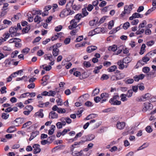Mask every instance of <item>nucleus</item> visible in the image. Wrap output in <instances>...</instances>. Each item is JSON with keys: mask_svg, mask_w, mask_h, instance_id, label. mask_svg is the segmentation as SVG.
<instances>
[{"mask_svg": "<svg viewBox=\"0 0 156 156\" xmlns=\"http://www.w3.org/2000/svg\"><path fill=\"white\" fill-rule=\"evenodd\" d=\"M97 48V47L95 46H90L87 48V51L88 53H90L96 50Z\"/></svg>", "mask_w": 156, "mask_h": 156, "instance_id": "obj_16", "label": "nucleus"}, {"mask_svg": "<svg viewBox=\"0 0 156 156\" xmlns=\"http://www.w3.org/2000/svg\"><path fill=\"white\" fill-rule=\"evenodd\" d=\"M109 78V76L108 75L104 74L102 75L101 78V80H107Z\"/></svg>", "mask_w": 156, "mask_h": 156, "instance_id": "obj_60", "label": "nucleus"}, {"mask_svg": "<svg viewBox=\"0 0 156 156\" xmlns=\"http://www.w3.org/2000/svg\"><path fill=\"white\" fill-rule=\"evenodd\" d=\"M156 9V7L153 6L151 8L149 9L148 11L145 13V15L147 16L150 14L153 11H154Z\"/></svg>", "mask_w": 156, "mask_h": 156, "instance_id": "obj_33", "label": "nucleus"}, {"mask_svg": "<svg viewBox=\"0 0 156 156\" xmlns=\"http://www.w3.org/2000/svg\"><path fill=\"white\" fill-rule=\"evenodd\" d=\"M124 48V46L122 45L120 46L117 49L118 51L117 52V53L116 54V55H118L122 51V49Z\"/></svg>", "mask_w": 156, "mask_h": 156, "instance_id": "obj_41", "label": "nucleus"}, {"mask_svg": "<svg viewBox=\"0 0 156 156\" xmlns=\"http://www.w3.org/2000/svg\"><path fill=\"white\" fill-rule=\"evenodd\" d=\"M58 115L54 111H51L49 114V117L51 119H56L58 118Z\"/></svg>", "mask_w": 156, "mask_h": 156, "instance_id": "obj_17", "label": "nucleus"}, {"mask_svg": "<svg viewBox=\"0 0 156 156\" xmlns=\"http://www.w3.org/2000/svg\"><path fill=\"white\" fill-rule=\"evenodd\" d=\"M78 21H77L75 19H73L70 21V24L71 25L69 26V28L70 30L72 29L73 28L76 27L77 26V23Z\"/></svg>", "mask_w": 156, "mask_h": 156, "instance_id": "obj_11", "label": "nucleus"}, {"mask_svg": "<svg viewBox=\"0 0 156 156\" xmlns=\"http://www.w3.org/2000/svg\"><path fill=\"white\" fill-rule=\"evenodd\" d=\"M133 93V90H129L128 91L127 94L126 95H127V97L130 98L132 96Z\"/></svg>", "mask_w": 156, "mask_h": 156, "instance_id": "obj_50", "label": "nucleus"}, {"mask_svg": "<svg viewBox=\"0 0 156 156\" xmlns=\"http://www.w3.org/2000/svg\"><path fill=\"white\" fill-rule=\"evenodd\" d=\"M55 129V126L54 125H52L51 127V129L48 130V134L49 135H52Z\"/></svg>", "mask_w": 156, "mask_h": 156, "instance_id": "obj_21", "label": "nucleus"}, {"mask_svg": "<svg viewBox=\"0 0 156 156\" xmlns=\"http://www.w3.org/2000/svg\"><path fill=\"white\" fill-rule=\"evenodd\" d=\"M125 83L126 84H130L132 83L133 81L134 80L132 78H129L127 79L126 80H125Z\"/></svg>", "mask_w": 156, "mask_h": 156, "instance_id": "obj_40", "label": "nucleus"}, {"mask_svg": "<svg viewBox=\"0 0 156 156\" xmlns=\"http://www.w3.org/2000/svg\"><path fill=\"white\" fill-rule=\"evenodd\" d=\"M89 24L91 26L95 27L98 24V20L96 19H93L89 22Z\"/></svg>", "mask_w": 156, "mask_h": 156, "instance_id": "obj_15", "label": "nucleus"}, {"mask_svg": "<svg viewBox=\"0 0 156 156\" xmlns=\"http://www.w3.org/2000/svg\"><path fill=\"white\" fill-rule=\"evenodd\" d=\"M56 101L58 105H61L62 104V100L60 98H58V99H57L56 100Z\"/></svg>", "mask_w": 156, "mask_h": 156, "instance_id": "obj_62", "label": "nucleus"}, {"mask_svg": "<svg viewBox=\"0 0 156 156\" xmlns=\"http://www.w3.org/2000/svg\"><path fill=\"white\" fill-rule=\"evenodd\" d=\"M124 62L122 60H119L117 62V65L119 66V68L120 69H123L124 68H127L128 65H125L123 64Z\"/></svg>", "mask_w": 156, "mask_h": 156, "instance_id": "obj_13", "label": "nucleus"}, {"mask_svg": "<svg viewBox=\"0 0 156 156\" xmlns=\"http://www.w3.org/2000/svg\"><path fill=\"white\" fill-rule=\"evenodd\" d=\"M155 43L154 41L151 40L147 41L146 43V45L148 47H151Z\"/></svg>", "mask_w": 156, "mask_h": 156, "instance_id": "obj_36", "label": "nucleus"}, {"mask_svg": "<svg viewBox=\"0 0 156 156\" xmlns=\"http://www.w3.org/2000/svg\"><path fill=\"white\" fill-rule=\"evenodd\" d=\"M146 47V45L145 44H142L141 47L140 51V55H142L144 53V52L145 51V48Z\"/></svg>", "mask_w": 156, "mask_h": 156, "instance_id": "obj_32", "label": "nucleus"}, {"mask_svg": "<svg viewBox=\"0 0 156 156\" xmlns=\"http://www.w3.org/2000/svg\"><path fill=\"white\" fill-rule=\"evenodd\" d=\"M82 12L84 16H86L89 13L87 11L86 8H83L82 9Z\"/></svg>", "mask_w": 156, "mask_h": 156, "instance_id": "obj_57", "label": "nucleus"}, {"mask_svg": "<svg viewBox=\"0 0 156 156\" xmlns=\"http://www.w3.org/2000/svg\"><path fill=\"white\" fill-rule=\"evenodd\" d=\"M59 50L57 48H53L52 51V54L53 55L55 56L56 57L57 56L59 53Z\"/></svg>", "mask_w": 156, "mask_h": 156, "instance_id": "obj_25", "label": "nucleus"}, {"mask_svg": "<svg viewBox=\"0 0 156 156\" xmlns=\"http://www.w3.org/2000/svg\"><path fill=\"white\" fill-rule=\"evenodd\" d=\"M118 48L117 46L115 45H114L111 46H110L108 48V50L109 51H115L117 50Z\"/></svg>", "mask_w": 156, "mask_h": 156, "instance_id": "obj_27", "label": "nucleus"}, {"mask_svg": "<svg viewBox=\"0 0 156 156\" xmlns=\"http://www.w3.org/2000/svg\"><path fill=\"white\" fill-rule=\"evenodd\" d=\"M126 123L123 122H120L119 121H118L116 125L117 128L120 130L124 129Z\"/></svg>", "mask_w": 156, "mask_h": 156, "instance_id": "obj_9", "label": "nucleus"}, {"mask_svg": "<svg viewBox=\"0 0 156 156\" xmlns=\"http://www.w3.org/2000/svg\"><path fill=\"white\" fill-rule=\"evenodd\" d=\"M102 99L104 98H108L109 96L108 94L104 93L101 94V95Z\"/></svg>", "mask_w": 156, "mask_h": 156, "instance_id": "obj_52", "label": "nucleus"}, {"mask_svg": "<svg viewBox=\"0 0 156 156\" xmlns=\"http://www.w3.org/2000/svg\"><path fill=\"white\" fill-rule=\"evenodd\" d=\"M94 135L91 134L87 136L86 139L88 141H90L92 140L94 138Z\"/></svg>", "mask_w": 156, "mask_h": 156, "instance_id": "obj_47", "label": "nucleus"}, {"mask_svg": "<svg viewBox=\"0 0 156 156\" xmlns=\"http://www.w3.org/2000/svg\"><path fill=\"white\" fill-rule=\"evenodd\" d=\"M80 143V142H76L74 144L72 145L71 148V151L72 152V154L73 156H80L82 155V151H78L75 149V148L78 147V145Z\"/></svg>", "mask_w": 156, "mask_h": 156, "instance_id": "obj_1", "label": "nucleus"}, {"mask_svg": "<svg viewBox=\"0 0 156 156\" xmlns=\"http://www.w3.org/2000/svg\"><path fill=\"white\" fill-rule=\"evenodd\" d=\"M127 95L124 94H122L120 95L121 100L123 102H124L127 100V98H126Z\"/></svg>", "mask_w": 156, "mask_h": 156, "instance_id": "obj_28", "label": "nucleus"}, {"mask_svg": "<svg viewBox=\"0 0 156 156\" xmlns=\"http://www.w3.org/2000/svg\"><path fill=\"white\" fill-rule=\"evenodd\" d=\"M125 64H128L132 61V58L129 57H126L124 58L122 60Z\"/></svg>", "mask_w": 156, "mask_h": 156, "instance_id": "obj_23", "label": "nucleus"}, {"mask_svg": "<svg viewBox=\"0 0 156 156\" xmlns=\"http://www.w3.org/2000/svg\"><path fill=\"white\" fill-rule=\"evenodd\" d=\"M42 66L43 69L47 71H49L52 68L51 66L50 65L47 66H45V65H42Z\"/></svg>", "mask_w": 156, "mask_h": 156, "instance_id": "obj_44", "label": "nucleus"}, {"mask_svg": "<svg viewBox=\"0 0 156 156\" xmlns=\"http://www.w3.org/2000/svg\"><path fill=\"white\" fill-rule=\"evenodd\" d=\"M94 8V6L91 4H89L88 5L87 9L88 11L89 12L91 11Z\"/></svg>", "mask_w": 156, "mask_h": 156, "instance_id": "obj_61", "label": "nucleus"}, {"mask_svg": "<svg viewBox=\"0 0 156 156\" xmlns=\"http://www.w3.org/2000/svg\"><path fill=\"white\" fill-rule=\"evenodd\" d=\"M143 17V15L141 14L135 12L134 13L132 16H130L129 19L130 20H133L134 18H142Z\"/></svg>", "mask_w": 156, "mask_h": 156, "instance_id": "obj_12", "label": "nucleus"}, {"mask_svg": "<svg viewBox=\"0 0 156 156\" xmlns=\"http://www.w3.org/2000/svg\"><path fill=\"white\" fill-rule=\"evenodd\" d=\"M41 21V17L37 15L36 16L34 19V21L35 22L37 23H39Z\"/></svg>", "mask_w": 156, "mask_h": 156, "instance_id": "obj_35", "label": "nucleus"}, {"mask_svg": "<svg viewBox=\"0 0 156 156\" xmlns=\"http://www.w3.org/2000/svg\"><path fill=\"white\" fill-rule=\"evenodd\" d=\"M133 7V4H131L129 5H125L124 6V10L122 12L120 15L121 17H124L126 15H129L131 13Z\"/></svg>", "mask_w": 156, "mask_h": 156, "instance_id": "obj_2", "label": "nucleus"}, {"mask_svg": "<svg viewBox=\"0 0 156 156\" xmlns=\"http://www.w3.org/2000/svg\"><path fill=\"white\" fill-rule=\"evenodd\" d=\"M102 66L100 65L98 66H97L95 67L93 73L95 74H97L99 72V70L102 68Z\"/></svg>", "mask_w": 156, "mask_h": 156, "instance_id": "obj_29", "label": "nucleus"}, {"mask_svg": "<svg viewBox=\"0 0 156 156\" xmlns=\"http://www.w3.org/2000/svg\"><path fill=\"white\" fill-rule=\"evenodd\" d=\"M153 107L152 105L150 103L146 102L143 104L142 110L143 112H145L148 110L152 109Z\"/></svg>", "mask_w": 156, "mask_h": 156, "instance_id": "obj_6", "label": "nucleus"}, {"mask_svg": "<svg viewBox=\"0 0 156 156\" xmlns=\"http://www.w3.org/2000/svg\"><path fill=\"white\" fill-rule=\"evenodd\" d=\"M146 130L147 132L150 133L152 131V129L150 126H147L146 128Z\"/></svg>", "mask_w": 156, "mask_h": 156, "instance_id": "obj_63", "label": "nucleus"}, {"mask_svg": "<svg viewBox=\"0 0 156 156\" xmlns=\"http://www.w3.org/2000/svg\"><path fill=\"white\" fill-rule=\"evenodd\" d=\"M66 0H58V3L59 5L62 6L66 4Z\"/></svg>", "mask_w": 156, "mask_h": 156, "instance_id": "obj_54", "label": "nucleus"}, {"mask_svg": "<svg viewBox=\"0 0 156 156\" xmlns=\"http://www.w3.org/2000/svg\"><path fill=\"white\" fill-rule=\"evenodd\" d=\"M86 42H83L81 43L77 44L75 45V47L76 48H78L84 46L85 44H87Z\"/></svg>", "mask_w": 156, "mask_h": 156, "instance_id": "obj_45", "label": "nucleus"}, {"mask_svg": "<svg viewBox=\"0 0 156 156\" xmlns=\"http://www.w3.org/2000/svg\"><path fill=\"white\" fill-rule=\"evenodd\" d=\"M150 70V69L149 67H145L143 69V71L144 73H147L149 72Z\"/></svg>", "mask_w": 156, "mask_h": 156, "instance_id": "obj_56", "label": "nucleus"}, {"mask_svg": "<svg viewBox=\"0 0 156 156\" xmlns=\"http://www.w3.org/2000/svg\"><path fill=\"white\" fill-rule=\"evenodd\" d=\"M9 116V115L8 113H3L2 115V118L4 119H7Z\"/></svg>", "mask_w": 156, "mask_h": 156, "instance_id": "obj_51", "label": "nucleus"}, {"mask_svg": "<svg viewBox=\"0 0 156 156\" xmlns=\"http://www.w3.org/2000/svg\"><path fill=\"white\" fill-rule=\"evenodd\" d=\"M74 12L69 8H66L63 9L60 12L59 16L62 18H64L67 16H71L74 14Z\"/></svg>", "mask_w": 156, "mask_h": 156, "instance_id": "obj_3", "label": "nucleus"}, {"mask_svg": "<svg viewBox=\"0 0 156 156\" xmlns=\"http://www.w3.org/2000/svg\"><path fill=\"white\" fill-rule=\"evenodd\" d=\"M22 15L20 13H18L16 14V15H15L13 16V17L12 18L11 20L13 22H15L20 19L21 18Z\"/></svg>", "mask_w": 156, "mask_h": 156, "instance_id": "obj_14", "label": "nucleus"}, {"mask_svg": "<svg viewBox=\"0 0 156 156\" xmlns=\"http://www.w3.org/2000/svg\"><path fill=\"white\" fill-rule=\"evenodd\" d=\"M15 126H11L9 127L7 130L6 132L8 133H12L15 130L13 129L15 128Z\"/></svg>", "mask_w": 156, "mask_h": 156, "instance_id": "obj_38", "label": "nucleus"}, {"mask_svg": "<svg viewBox=\"0 0 156 156\" xmlns=\"http://www.w3.org/2000/svg\"><path fill=\"white\" fill-rule=\"evenodd\" d=\"M117 69V67L115 65L112 66L108 69L107 71L109 72H114Z\"/></svg>", "mask_w": 156, "mask_h": 156, "instance_id": "obj_30", "label": "nucleus"}, {"mask_svg": "<svg viewBox=\"0 0 156 156\" xmlns=\"http://www.w3.org/2000/svg\"><path fill=\"white\" fill-rule=\"evenodd\" d=\"M18 53V51H15L13 52L11 54V57L12 58H14L16 56L17 54Z\"/></svg>", "mask_w": 156, "mask_h": 156, "instance_id": "obj_58", "label": "nucleus"}, {"mask_svg": "<svg viewBox=\"0 0 156 156\" xmlns=\"http://www.w3.org/2000/svg\"><path fill=\"white\" fill-rule=\"evenodd\" d=\"M34 116L35 117L38 116L41 118H43L44 114L43 113V110L40 109L38 112H36L34 115Z\"/></svg>", "mask_w": 156, "mask_h": 156, "instance_id": "obj_18", "label": "nucleus"}, {"mask_svg": "<svg viewBox=\"0 0 156 156\" xmlns=\"http://www.w3.org/2000/svg\"><path fill=\"white\" fill-rule=\"evenodd\" d=\"M130 26V23L128 22L124 23L123 25V28L124 29H127Z\"/></svg>", "mask_w": 156, "mask_h": 156, "instance_id": "obj_49", "label": "nucleus"}, {"mask_svg": "<svg viewBox=\"0 0 156 156\" xmlns=\"http://www.w3.org/2000/svg\"><path fill=\"white\" fill-rule=\"evenodd\" d=\"M24 119L23 118H17L14 121L16 122H19V123L21 124L23 122Z\"/></svg>", "mask_w": 156, "mask_h": 156, "instance_id": "obj_39", "label": "nucleus"}, {"mask_svg": "<svg viewBox=\"0 0 156 156\" xmlns=\"http://www.w3.org/2000/svg\"><path fill=\"white\" fill-rule=\"evenodd\" d=\"M81 7V5L80 4H74L72 6V9L76 11H78L80 10Z\"/></svg>", "mask_w": 156, "mask_h": 156, "instance_id": "obj_24", "label": "nucleus"}, {"mask_svg": "<svg viewBox=\"0 0 156 156\" xmlns=\"http://www.w3.org/2000/svg\"><path fill=\"white\" fill-rule=\"evenodd\" d=\"M82 17V14H78L76 15L75 16V20H76L77 21H78L79 22V20L81 19V18Z\"/></svg>", "mask_w": 156, "mask_h": 156, "instance_id": "obj_46", "label": "nucleus"}, {"mask_svg": "<svg viewBox=\"0 0 156 156\" xmlns=\"http://www.w3.org/2000/svg\"><path fill=\"white\" fill-rule=\"evenodd\" d=\"M49 78V76L48 75H45L44 76L42 79H41V80L42 81H43V83L46 82L47 80H48Z\"/></svg>", "mask_w": 156, "mask_h": 156, "instance_id": "obj_55", "label": "nucleus"}, {"mask_svg": "<svg viewBox=\"0 0 156 156\" xmlns=\"http://www.w3.org/2000/svg\"><path fill=\"white\" fill-rule=\"evenodd\" d=\"M39 134V132L38 131H36L33 132L31 134V136L30 137V141L33 139Z\"/></svg>", "mask_w": 156, "mask_h": 156, "instance_id": "obj_22", "label": "nucleus"}, {"mask_svg": "<svg viewBox=\"0 0 156 156\" xmlns=\"http://www.w3.org/2000/svg\"><path fill=\"white\" fill-rule=\"evenodd\" d=\"M147 24V22L145 20H143L141 23H140L138 27L139 29L144 27Z\"/></svg>", "mask_w": 156, "mask_h": 156, "instance_id": "obj_37", "label": "nucleus"}, {"mask_svg": "<svg viewBox=\"0 0 156 156\" xmlns=\"http://www.w3.org/2000/svg\"><path fill=\"white\" fill-rule=\"evenodd\" d=\"M8 5L9 4L8 3H4L2 7V10H6L7 9Z\"/></svg>", "mask_w": 156, "mask_h": 156, "instance_id": "obj_64", "label": "nucleus"}, {"mask_svg": "<svg viewBox=\"0 0 156 156\" xmlns=\"http://www.w3.org/2000/svg\"><path fill=\"white\" fill-rule=\"evenodd\" d=\"M17 28L16 26L11 27L9 29V32L11 37H14L19 35L20 34L17 33Z\"/></svg>", "mask_w": 156, "mask_h": 156, "instance_id": "obj_7", "label": "nucleus"}, {"mask_svg": "<svg viewBox=\"0 0 156 156\" xmlns=\"http://www.w3.org/2000/svg\"><path fill=\"white\" fill-rule=\"evenodd\" d=\"M21 40L19 38H15L10 39L9 40L8 42L10 43H15L17 42H20Z\"/></svg>", "mask_w": 156, "mask_h": 156, "instance_id": "obj_20", "label": "nucleus"}, {"mask_svg": "<svg viewBox=\"0 0 156 156\" xmlns=\"http://www.w3.org/2000/svg\"><path fill=\"white\" fill-rule=\"evenodd\" d=\"M44 58L46 59H49L51 60V59L52 58V55L51 54H46L44 56Z\"/></svg>", "mask_w": 156, "mask_h": 156, "instance_id": "obj_43", "label": "nucleus"}, {"mask_svg": "<svg viewBox=\"0 0 156 156\" xmlns=\"http://www.w3.org/2000/svg\"><path fill=\"white\" fill-rule=\"evenodd\" d=\"M33 153L34 154H37L40 153L41 151L40 145L38 144H35L33 146Z\"/></svg>", "mask_w": 156, "mask_h": 156, "instance_id": "obj_10", "label": "nucleus"}, {"mask_svg": "<svg viewBox=\"0 0 156 156\" xmlns=\"http://www.w3.org/2000/svg\"><path fill=\"white\" fill-rule=\"evenodd\" d=\"M151 95L149 93H147L144 95L136 98V100L138 102L144 101L151 99Z\"/></svg>", "mask_w": 156, "mask_h": 156, "instance_id": "obj_5", "label": "nucleus"}, {"mask_svg": "<svg viewBox=\"0 0 156 156\" xmlns=\"http://www.w3.org/2000/svg\"><path fill=\"white\" fill-rule=\"evenodd\" d=\"M99 89L96 88L93 91L92 94V96H95L99 93Z\"/></svg>", "mask_w": 156, "mask_h": 156, "instance_id": "obj_34", "label": "nucleus"}, {"mask_svg": "<svg viewBox=\"0 0 156 156\" xmlns=\"http://www.w3.org/2000/svg\"><path fill=\"white\" fill-rule=\"evenodd\" d=\"M150 60V58L149 57H148L147 55L144 56L142 58V59L141 60H140L137 63V64H138L140 63H141V64H136V68H137L139 66H140L142 65H143L144 64H142V62H147L148 61Z\"/></svg>", "mask_w": 156, "mask_h": 156, "instance_id": "obj_8", "label": "nucleus"}, {"mask_svg": "<svg viewBox=\"0 0 156 156\" xmlns=\"http://www.w3.org/2000/svg\"><path fill=\"white\" fill-rule=\"evenodd\" d=\"M44 54V52L41 50H39L37 52V55L39 56H41Z\"/></svg>", "mask_w": 156, "mask_h": 156, "instance_id": "obj_59", "label": "nucleus"}, {"mask_svg": "<svg viewBox=\"0 0 156 156\" xmlns=\"http://www.w3.org/2000/svg\"><path fill=\"white\" fill-rule=\"evenodd\" d=\"M48 96H51L54 97L56 94V92L55 91L50 90L48 92Z\"/></svg>", "mask_w": 156, "mask_h": 156, "instance_id": "obj_53", "label": "nucleus"}, {"mask_svg": "<svg viewBox=\"0 0 156 156\" xmlns=\"http://www.w3.org/2000/svg\"><path fill=\"white\" fill-rule=\"evenodd\" d=\"M95 122V120L94 119H92L90 120L89 122H87L83 126V128L84 129H87L89 125L90 124H91L93 123H94Z\"/></svg>", "mask_w": 156, "mask_h": 156, "instance_id": "obj_26", "label": "nucleus"}, {"mask_svg": "<svg viewBox=\"0 0 156 156\" xmlns=\"http://www.w3.org/2000/svg\"><path fill=\"white\" fill-rule=\"evenodd\" d=\"M125 76L124 73H121L116 75V78H117V80H119L124 78Z\"/></svg>", "mask_w": 156, "mask_h": 156, "instance_id": "obj_31", "label": "nucleus"}, {"mask_svg": "<svg viewBox=\"0 0 156 156\" xmlns=\"http://www.w3.org/2000/svg\"><path fill=\"white\" fill-rule=\"evenodd\" d=\"M41 11L39 10H37L34 9L31 11V13L33 15H41Z\"/></svg>", "mask_w": 156, "mask_h": 156, "instance_id": "obj_19", "label": "nucleus"}, {"mask_svg": "<svg viewBox=\"0 0 156 156\" xmlns=\"http://www.w3.org/2000/svg\"><path fill=\"white\" fill-rule=\"evenodd\" d=\"M114 25V22L113 20H111L109 22L108 28L109 29L111 30Z\"/></svg>", "mask_w": 156, "mask_h": 156, "instance_id": "obj_42", "label": "nucleus"}, {"mask_svg": "<svg viewBox=\"0 0 156 156\" xmlns=\"http://www.w3.org/2000/svg\"><path fill=\"white\" fill-rule=\"evenodd\" d=\"M96 115L94 114H91L88 115L86 118H85L84 119L85 120H89L90 119H92L94 118L95 117L94 116Z\"/></svg>", "mask_w": 156, "mask_h": 156, "instance_id": "obj_48", "label": "nucleus"}, {"mask_svg": "<svg viewBox=\"0 0 156 156\" xmlns=\"http://www.w3.org/2000/svg\"><path fill=\"white\" fill-rule=\"evenodd\" d=\"M119 99V97L118 95H115L112 98L110 99L109 102L111 105H119L121 104V101L118 100Z\"/></svg>", "mask_w": 156, "mask_h": 156, "instance_id": "obj_4", "label": "nucleus"}]
</instances>
